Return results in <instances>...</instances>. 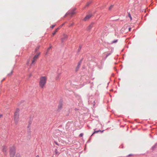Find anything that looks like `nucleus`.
<instances>
[{"instance_id":"nucleus-1","label":"nucleus","mask_w":157,"mask_h":157,"mask_svg":"<svg viewBox=\"0 0 157 157\" xmlns=\"http://www.w3.org/2000/svg\"><path fill=\"white\" fill-rule=\"evenodd\" d=\"M47 80V78L46 76H41L40 80L39 85L42 88H44L45 85Z\"/></svg>"},{"instance_id":"nucleus-2","label":"nucleus","mask_w":157,"mask_h":157,"mask_svg":"<svg viewBox=\"0 0 157 157\" xmlns=\"http://www.w3.org/2000/svg\"><path fill=\"white\" fill-rule=\"evenodd\" d=\"M40 52H38L36 53V54L34 56L33 59L32 61V62L31 64H33L35 61H36L37 59L39 57V56L40 54Z\"/></svg>"},{"instance_id":"nucleus-3","label":"nucleus","mask_w":157,"mask_h":157,"mask_svg":"<svg viewBox=\"0 0 157 157\" xmlns=\"http://www.w3.org/2000/svg\"><path fill=\"white\" fill-rule=\"evenodd\" d=\"M10 157H14L15 154V148L13 147L10 150Z\"/></svg>"},{"instance_id":"nucleus-4","label":"nucleus","mask_w":157,"mask_h":157,"mask_svg":"<svg viewBox=\"0 0 157 157\" xmlns=\"http://www.w3.org/2000/svg\"><path fill=\"white\" fill-rule=\"evenodd\" d=\"M19 117V114L18 112H16L14 113V119L16 122H17L18 121Z\"/></svg>"},{"instance_id":"nucleus-5","label":"nucleus","mask_w":157,"mask_h":157,"mask_svg":"<svg viewBox=\"0 0 157 157\" xmlns=\"http://www.w3.org/2000/svg\"><path fill=\"white\" fill-rule=\"evenodd\" d=\"M63 37L61 39V40L63 42L64 40L67 39L68 37V36L67 35L63 34Z\"/></svg>"},{"instance_id":"nucleus-6","label":"nucleus","mask_w":157,"mask_h":157,"mask_svg":"<svg viewBox=\"0 0 157 157\" xmlns=\"http://www.w3.org/2000/svg\"><path fill=\"white\" fill-rule=\"evenodd\" d=\"M81 63V61H80L78 63V65L75 68V71H77L78 70L80 67Z\"/></svg>"},{"instance_id":"nucleus-7","label":"nucleus","mask_w":157,"mask_h":157,"mask_svg":"<svg viewBox=\"0 0 157 157\" xmlns=\"http://www.w3.org/2000/svg\"><path fill=\"white\" fill-rule=\"evenodd\" d=\"M92 16V15L91 14H89V15H87L84 18V21H86L87 20H88Z\"/></svg>"},{"instance_id":"nucleus-8","label":"nucleus","mask_w":157,"mask_h":157,"mask_svg":"<svg viewBox=\"0 0 157 157\" xmlns=\"http://www.w3.org/2000/svg\"><path fill=\"white\" fill-rule=\"evenodd\" d=\"M94 23H92L90 24V25H89L88 27L87 28V30H90L91 29V28H92V27L93 26Z\"/></svg>"},{"instance_id":"nucleus-9","label":"nucleus","mask_w":157,"mask_h":157,"mask_svg":"<svg viewBox=\"0 0 157 157\" xmlns=\"http://www.w3.org/2000/svg\"><path fill=\"white\" fill-rule=\"evenodd\" d=\"M59 29V28H58L56 29V30L54 31V32L52 33V36H53L56 34V33L58 31Z\"/></svg>"},{"instance_id":"nucleus-10","label":"nucleus","mask_w":157,"mask_h":157,"mask_svg":"<svg viewBox=\"0 0 157 157\" xmlns=\"http://www.w3.org/2000/svg\"><path fill=\"white\" fill-rule=\"evenodd\" d=\"M60 73H59L58 74V75L56 76V80H58L59 79L60 76Z\"/></svg>"},{"instance_id":"nucleus-11","label":"nucleus","mask_w":157,"mask_h":157,"mask_svg":"<svg viewBox=\"0 0 157 157\" xmlns=\"http://www.w3.org/2000/svg\"><path fill=\"white\" fill-rule=\"evenodd\" d=\"M76 13L75 12V9H74L71 12V16H72L75 13Z\"/></svg>"},{"instance_id":"nucleus-12","label":"nucleus","mask_w":157,"mask_h":157,"mask_svg":"<svg viewBox=\"0 0 157 157\" xmlns=\"http://www.w3.org/2000/svg\"><path fill=\"white\" fill-rule=\"evenodd\" d=\"M7 150L6 147H3L2 148V151L4 152H6Z\"/></svg>"},{"instance_id":"nucleus-13","label":"nucleus","mask_w":157,"mask_h":157,"mask_svg":"<svg viewBox=\"0 0 157 157\" xmlns=\"http://www.w3.org/2000/svg\"><path fill=\"white\" fill-rule=\"evenodd\" d=\"M104 130H103L102 131H101V130H98V131H95L94 133H93V134L91 136H92L93 134H94V133H97V132H103Z\"/></svg>"},{"instance_id":"nucleus-14","label":"nucleus","mask_w":157,"mask_h":157,"mask_svg":"<svg viewBox=\"0 0 157 157\" xmlns=\"http://www.w3.org/2000/svg\"><path fill=\"white\" fill-rule=\"evenodd\" d=\"M13 73V70L12 69L10 71V73L8 74V75L9 76H10Z\"/></svg>"},{"instance_id":"nucleus-15","label":"nucleus","mask_w":157,"mask_h":157,"mask_svg":"<svg viewBox=\"0 0 157 157\" xmlns=\"http://www.w3.org/2000/svg\"><path fill=\"white\" fill-rule=\"evenodd\" d=\"M40 46H38L36 48H35V52H37V50H38L39 48H40Z\"/></svg>"},{"instance_id":"nucleus-16","label":"nucleus","mask_w":157,"mask_h":157,"mask_svg":"<svg viewBox=\"0 0 157 157\" xmlns=\"http://www.w3.org/2000/svg\"><path fill=\"white\" fill-rule=\"evenodd\" d=\"M92 2L91 1H90L88 2L87 3L86 5V6H88Z\"/></svg>"},{"instance_id":"nucleus-17","label":"nucleus","mask_w":157,"mask_h":157,"mask_svg":"<svg viewBox=\"0 0 157 157\" xmlns=\"http://www.w3.org/2000/svg\"><path fill=\"white\" fill-rule=\"evenodd\" d=\"M128 16L130 18V20L131 21L132 19V18L129 13H128Z\"/></svg>"},{"instance_id":"nucleus-18","label":"nucleus","mask_w":157,"mask_h":157,"mask_svg":"<svg viewBox=\"0 0 157 157\" xmlns=\"http://www.w3.org/2000/svg\"><path fill=\"white\" fill-rule=\"evenodd\" d=\"M117 40H114L112 42V44H113V43H115L116 42H117Z\"/></svg>"},{"instance_id":"nucleus-19","label":"nucleus","mask_w":157,"mask_h":157,"mask_svg":"<svg viewBox=\"0 0 157 157\" xmlns=\"http://www.w3.org/2000/svg\"><path fill=\"white\" fill-rule=\"evenodd\" d=\"M113 6L111 5V6L109 8V10H110L112 9V8H113Z\"/></svg>"},{"instance_id":"nucleus-20","label":"nucleus","mask_w":157,"mask_h":157,"mask_svg":"<svg viewBox=\"0 0 157 157\" xmlns=\"http://www.w3.org/2000/svg\"><path fill=\"white\" fill-rule=\"evenodd\" d=\"M52 48V46H50L48 48V51H49V49H51Z\"/></svg>"},{"instance_id":"nucleus-21","label":"nucleus","mask_w":157,"mask_h":157,"mask_svg":"<svg viewBox=\"0 0 157 157\" xmlns=\"http://www.w3.org/2000/svg\"><path fill=\"white\" fill-rule=\"evenodd\" d=\"M83 134H82V133H80V134L79 135V136H80V137H82V136H83Z\"/></svg>"},{"instance_id":"nucleus-22","label":"nucleus","mask_w":157,"mask_h":157,"mask_svg":"<svg viewBox=\"0 0 157 157\" xmlns=\"http://www.w3.org/2000/svg\"><path fill=\"white\" fill-rule=\"evenodd\" d=\"M110 54H111L110 53L107 54L106 56V57H108L110 55Z\"/></svg>"},{"instance_id":"nucleus-23","label":"nucleus","mask_w":157,"mask_h":157,"mask_svg":"<svg viewBox=\"0 0 157 157\" xmlns=\"http://www.w3.org/2000/svg\"><path fill=\"white\" fill-rule=\"evenodd\" d=\"M16 157H21V156L20 155L17 154L16 155Z\"/></svg>"},{"instance_id":"nucleus-24","label":"nucleus","mask_w":157,"mask_h":157,"mask_svg":"<svg viewBox=\"0 0 157 157\" xmlns=\"http://www.w3.org/2000/svg\"><path fill=\"white\" fill-rule=\"evenodd\" d=\"M55 25H53L52 26H51V28L52 29H53L54 28V27H55Z\"/></svg>"},{"instance_id":"nucleus-25","label":"nucleus","mask_w":157,"mask_h":157,"mask_svg":"<svg viewBox=\"0 0 157 157\" xmlns=\"http://www.w3.org/2000/svg\"><path fill=\"white\" fill-rule=\"evenodd\" d=\"M31 124V123H29V125H28V127H29L30 126Z\"/></svg>"},{"instance_id":"nucleus-26","label":"nucleus","mask_w":157,"mask_h":157,"mask_svg":"<svg viewBox=\"0 0 157 157\" xmlns=\"http://www.w3.org/2000/svg\"><path fill=\"white\" fill-rule=\"evenodd\" d=\"M81 47H80L78 49V51H80V50L81 49Z\"/></svg>"},{"instance_id":"nucleus-27","label":"nucleus","mask_w":157,"mask_h":157,"mask_svg":"<svg viewBox=\"0 0 157 157\" xmlns=\"http://www.w3.org/2000/svg\"><path fill=\"white\" fill-rule=\"evenodd\" d=\"M5 79V78H4L3 79L2 81L1 82H2Z\"/></svg>"},{"instance_id":"nucleus-28","label":"nucleus","mask_w":157,"mask_h":157,"mask_svg":"<svg viewBox=\"0 0 157 157\" xmlns=\"http://www.w3.org/2000/svg\"><path fill=\"white\" fill-rule=\"evenodd\" d=\"M35 157H39V156L38 155H37Z\"/></svg>"},{"instance_id":"nucleus-29","label":"nucleus","mask_w":157,"mask_h":157,"mask_svg":"<svg viewBox=\"0 0 157 157\" xmlns=\"http://www.w3.org/2000/svg\"><path fill=\"white\" fill-rule=\"evenodd\" d=\"M129 31H130V28H129Z\"/></svg>"},{"instance_id":"nucleus-30","label":"nucleus","mask_w":157,"mask_h":157,"mask_svg":"<svg viewBox=\"0 0 157 157\" xmlns=\"http://www.w3.org/2000/svg\"><path fill=\"white\" fill-rule=\"evenodd\" d=\"M48 52L46 53V54H47Z\"/></svg>"},{"instance_id":"nucleus-31","label":"nucleus","mask_w":157,"mask_h":157,"mask_svg":"<svg viewBox=\"0 0 157 157\" xmlns=\"http://www.w3.org/2000/svg\"><path fill=\"white\" fill-rule=\"evenodd\" d=\"M56 144H57V145H58V144H57L56 143Z\"/></svg>"},{"instance_id":"nucleus-32","label":"nucleus","mask_w":157,"mask_h":157,"mask_svg":"<svg viewBox=\"0 0 157 157\" xmlns=\"http://www.w3.org/2000/svg\"><path fill=\"white\" fill-rule=\"evenodd\" d=\"M56 144H57V145H58V144H57L56 143Z\"/></svg>"}]
</instances>
